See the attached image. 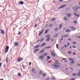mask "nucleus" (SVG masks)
<instances>
[{
    "label": "nucleus",
    "instance_id": "9d476101",
    "mask_svg": "<svg viewBox=\"0 0 80 80\" xmlns=\"http://www.w3.org/2000/svg\"><path fill=\"white\" fill-rule=\"evenodd\" d=\"M39 50H40V49H36V50H34V53H36V52H37Z\"/></svg>",
    "mask_w": 80,
    "mask_h": 80
},
{
    "label": "nucleus",
    "instance_id": "bb28decb",
    "mask_svg": "<svg viewBox=\"0 0 80 80\" xmlns=\"http://www.w3.org/2000/svg\"><path fill=\"white\" fill-rule=\"evenodd\" d=\"M43 30H42L40 32V34L43 33Z\"/></svg>",
    "mask_w": 80,
    "mask_h": 80
},
{
    "label": "nucleus",
    "instance_id": "09e8293b",
    "mask_svg": "<svg viewBox=\"0 0 80 80\" xmlns=\"http://www.w3.org/2000/svg\"><path fill=\"white\" fill-rule=\"evenodd\" d=\"M63 0H59V1L60 2H62L63 1Z\"/></svg>",
    "mask_w": 80,
    "mask_h": 80
},
{
    "label": "nucleus",
    "instance_id": "8fccbe9b",
    "mask_svg": "<svg viewBox=\"0 0 80 80\" xmlns=\"http://www.w3.org/2000/svg\"><path fill=\"white\" fill-rule=\"evenodd\" d=\"M78 75L79 76H80V73L79 72V73H78Z\"/></svg>",
    "mask_w": 80,
    "mask_h": 80
},
{
    "label": "nucleus",
    "instance_id": "c03bdc74",
    "mask_svg": "<svg viewBox=\"0 0 80 80\" xmlns=\"http://www.w3.org/2000/svg\"><path fill=\"white\" fill-rule=\"evenodd\" d=\"M53 25H52V24H51V25H49V27H52V26Z\"/></svg>",
    "mask_w": 80,
    "mask_h": 80
},
{
    "label": "nucleus",
    "instance_id": "ea45409f",
    "mask_svg": "<svg viewBox=\"0 0 80 80\" xmlns=\"http://www.w3.org/2000/svg\"><path fill=\"white\" fill-rule=\"evenodd\" d=\"M72 48H76V47L75 46H72Z\"/></svg>",
    "mask_w": 80,
    "mask_h": 80
},
{
    "label": "nucleus",
    "instance_id": "e2e57ef3",
    "mask_svg": "<svg viewBox=\"0 0 80 80\" xmlns=\"http://www.w3.org/2000/svg\"><path fill=\"white\" fill-rule=\"evenodd\" d=\"M77 17H79L80 16H79V15L78 14V15H77Z\"/></svg>",
    "mask_w": 80,
    "mask_h": 80
},
{
    "label": "nucleus",
    "instance_id": "f3484780",
    "mask_svg": "<svg viewBox=\"0 0 80 80\" xmlns=\"http://www.w3.org/2000/svg\"><path fill=\"white\" fill-rule=\"evenodd\" d=\"M66 32H70V30L69 29H67L66 30Z\"/></svg>",
    "mask_w": 80,
    "mask_h": 80
},
{
    "label": "nucleus",
    "instance_id": "a878e982",
    "mask_svg": "<svg viewBox=\"0 0 80 80\" xmlns=\"http://www.w3.org/2000/svg\"><path fill=\"white\" fill-rule=\"evenodd\" d=\"M40 58L41 59H42V60L43 59V57L42 56H40Z\"/></svg>",
    "mask_w": 80,
    "mask_h": 80
},
{
    "label": "nucleus",
    "instance_id": "3c124183",
    "mask_svg": "<svg viewBox=\"0 0 80 80\" xmlns=\"http://www.w3.org/2000/svg\"><path fill=\"white\" fill-rule=\"evenodd\" d=\"M22 66L23 68H24L25 67V66H24V65H23V64L22 65Z\"/></svg>",
    "mask_w": 80,
    "mask_h": 80
},
{
    "label": "nucleus",
    "instance_id": "a19ab883",
    "mask_svg": "<svg viewBox=\"0 0 80 80\" xmlns=\"http://www.w3.org/2000/svg\"><path fill=\"white\" fill-rule=\"evenodd\" d=\"M43 52H44V50H42L41 51V53H43Z\"/></svg>",
    "mask_w": 80,
    "mask_h": 80
},
{
    "label": "nucleus",
    "instance_id": "aec40b11",
    "mask_svg": "<svg viewBox=\"0 0 80 80\" xmlns=\"http://www.w3.org/2000/svg\"><path fill=\"white\" fill-rule=\"evenodd\" d=\"M57 36H58V34H56L55 35H54V36H53V37L54 38H56V37H57Z\"/></svg>",
    "mask_w": 80,
    "mask_h": 80
},
{
    "label": "nucleus",
    "instance_id": "6ab92c4d",
    "mask_svg": "<svg viewBox=\"0 0 80 80\" xmlns=\"http://www.w3.org/2000/svg\"><path fill=\"white\" fill-rule=\"evenodd\" d=\"M51 55H52V56H53L54 57H55V54H53V52H51Z\"/></svg>",
    "mask_w": 80,
    "mask_h": 80
},
{
    "label": "nucleus",
    "instance_id": "9b49d317",
    "mask_svg": "<svg viewBox=\"0 0 80 80\" xmlns=\"http://www.w3.org/2000/svg\"><path fill=\"white\" fill-rule=\"evenodd\" d=\"M19 4L20 5H23V2L22 1H21L19 2Z\"/></svg>",
    "mask_w": 80,
    "mask_h": 80
},
{
    "label": "nucleus",
    "instance_id": "72a5a7b5",
    "mask_svg": "<svg viewBox=\"0 0 80 80\" xmlns=\"http://www.w3.org/2000/svg\"><path fill=\"white\" fill-rule=\"evenodd\" d=\"M71 62L72 64L73 63L74 64H75V62H74V61H71Z\"/></svg>",
    "mask_w": 80,
    "mask_h": 80
},
{
    "label": "nucleus",
    "instance_id": "39448f33",
    "mask_svg": "<svg viewBox=\"0 0 80 80\" xmlns=\"http://www.w3.org/2000/svg\"><path fill=\"white\" fill-rule=\"evenodd\" d=\"M14 46L15 47H18V43H17V42H15L14 43Z\"/></svg>",
    "mask_w": 80,
    "mask_h": 80
},
{
    "label": "nucleus",
    "instance_id": "473e14b6",
    "mask_svg": "<svg viewBox=\"0 0 80 80\" xmlns=\"http://www.w3.org/2000/svg\"><path fill=\"white\" fill-rule=\"evenodd\" d=\"M54 64H59V62H55L54 63Z\"/></svg>",
    "mask_w": 80,
    "mask_h": 80
},
{
    "label": "nucleus",
    "instance_id": "4c0bfd02",
    "mask_svg": "<svg viewBox=\"0 0 80 80\" xmlns=\"http://www.w3.org/2000/svg\"><path fill=\"white\" fill-rule=\"evenodd\" d=\"M40 74H41V75L42 74V70L40 71Z\"/></svg>",
    "mask_w": 80,
    "mask_h": 80
},
{
    "label": "nucleus",
    "instance_id": "bf43d9fd",
    "mask_svg": "<svg viewBox=\"0 0 80 80\" xmlns=\"http://www.w3.org/2000/svg\"><path fill=\"white\" fill-rule=\"evenodd\" d=\"M70 45V43H68V46H69Z\"/></svg>",
    "mask_w": 80,
    "mask_h": 80
},
{
    "label": "nucleus",
    "instance_id": "13d9d810",
    "mask_svg": "<svg viewBox=\"0 0 80 80\" xmlns=\"http://www.w3.org/2000/svg\"><path fill=\"white\" fill-rule=\"evenodd\" d=\"M71 28L72 29H74V27H71Z\"/></svg>",
    "mask_w": 80,
    "mask_h": 80
},
{
    "label": "nucleus",
    "instance_id": "6e6552de",
    "mask_svg": "<svg viewBox=\"0 0 80 80\" xmlns=\"http://www.w3.org/2000/svg\"><path fill=\"white\" fill-rule=\"evenodd\" d=\"M40 45H38L37 46H35L34 47V49H35L36 48H39V47H40Z\"/></svg>",
    "mask_w": 80,
    "mask_h": 80
},
{
    "label": "nucleus",
    "instance_id": "2eb2a0df",
    "mask_svg": "<svg viewBox=\"0 0 80 80\" xmlns=\"http://www.w3.org/2000/svg\"><path fill=\"white\" fill-rule=\"evenodd\" d=\"M55 20H56V18H54L51 20V21H55Z\"/></svg>",
    "mask_w": 80,
    "mask_h": 80
},
{
    "label": "nucleus",
    "instance_id": "338daca9",
    "mask_svg": "<svg viewBox=\"0 0 80 80\" xmlns=\"http://www.w3.org/2000/svg\"><path fill=\"white\" fill-rule=\"evenodd\" d=\"M77 38H80V37H78Z\"/></svg>",
    "mask_w": 80,
    "mask_h": 80
},
{
    "label": "nucleus",
    "instance_id": "a18cd8bd",
    "mask_svg": "<svg viewBox=\"0 0 80 80\" xmlns=\"http://www.w3.org/2000/svg\"><path fill=\"white\" fill-rule=\"evenodd\" d=\"M37 27V24H36V25L35 26V28H36V27Z\"/></svg>",
    "mask_w": 80,
    "mask_h": 80
},
{
    "label": "nucleus",
    "instance_id": "c9c22d12",
    "mask_svg": "<svg viewBox=\"0 0 80 80\" xmlns=\"http://www.w3.org/2000/svg\"><path fill=\"white\" fill-rule=\"evenodd\" d=\"M62 60H67V59L64 58H62Z\"/></svg>",
    "mask_w": 80,
    "mask_h": 80
},
{
    "label": "nucleus",
    "instance_id": "1a4fd4ad",
    "mask_svg": "<svg viewBox=\"0 0 80 80\" xmlns=\"http://www.w3.org/2000/svg\"><path fill=\"white\" fill-rule=\"evenodd\" d=\"M0 30L1 31V33H2V34H5V32H4V31L2 29H1Z\"/></svg>",
    "mask_w": 80,
    "mask_h": 80
},
{
    "label": "nucleus",
    "instance_id": "4be33fe9",
    "mask_svg": "<svg viewBox=\"0 0 80 80\" xmlns=\"http://www.w3.org/2000/svg\"><path fill=\"white\" fill-rule=\"evenodd\" d=\"M71 15H72V14H69L68 15V17H70Z\"/></svg>",
    "mask_w": 80,
    "mask_h": 80
},
{
    "label": "nucleus",
    "instance_id": "603ef678",
    "mask_svg": "<svg viewBox=\"0 0 80 80\" xmlns=\"http://www.w3.org/2000/svg\"><path fill=\"white\" fill-rule=\"evenodd\" d=\"M32 63H31V62H29V65H31Z\"/></svg>",
    "mask_w": 80,
    "mask_h": 80
},
{
    "label": "nucleus",
    "instance_id": "052dcab7",
    "mask_svg": "<svg viewBox=\"0 0 80 80\" xmlns=\"http://www.w3.org/2000/svg\"><path fill=\"white\" fill-rule=\"evenodd\" d=\"M52 80H54V79H55V78H52Z\"/></svg>",
    "mask_w": 80,
    "mask_h": 80
},
{
    "label": "nucleus",
    "instance_id": "ddd939ff",
    "mask_svg": "<svg viewBox=\"0 0 80 80\" xmlns=\"http://www.w3.org/2000/svg\"><path fill=\"white\" fill-rule=\"evenodd\" d=\"M47 53H45V54H43L42 55V56L43 57H45V56H47Z\"/></svg>",
    "mask_w": 80,
    "mask_h": 80
},
{
    "label": "nucleus",
    "instance_id": "5fc2aeb1",
    "mask_svg": "<svg viewBox=\"0 0 80 80\" xmlns=\"http://www.w3.org/2000/svg\"><path fill=\"white\" fill-rule=\"evenodd\" d=\"M73 55H76V53H73Z\"/></svg>",
    "mask_w": 80,
    "mask_h": 80
},
{
    "label": "nucleus",
    "instance_id": "e433bc0d",
    "mask_svg": "<svg viewBox=\"0 0 80 80\" xmlns=\"http://www.w3.org/2000/svg\"><path fill=\"white\" fill-rule=\"evenodd\" d=\"M72 43H73V44H77V43H76V42H72Z\"/></svg>",
    "mask_w": 80,
    "mask_h": 80
},
{
    "label": "nucleus",
    "instance_id": "dca6fc26",
    "mask_svg": "<svg viewBox=\"0 0 80 80\" xmlns=\"http://www.w3.org/2000/svg\"><path fill=\"white\" fill-rule=\"evenodd\" d=\"M64 20L65 21H67L68 20V18H67L66 17H64Z\"/></svg>",
    "mask_w": 80,
    "mask_h": 80
},
{
    "label": "nucleus",
    "instance_id": "b1692460",
    "mask_svg": "<svg viewBox=\"0 0 80 80\" xmlns=\"http://www.w3.org/2000/svg\"><path fill=\"white\" fill-rule=\"evenodd\" d=\"M69 60H72V61H73V60H74V59H73V58H70L69 59Z\"/></svg>",
    "mask_w": 80,
    "mask_h": 80
},
{
    "label": "nucleus",
    "instance_id": "79ce46f5",
    "mask_svg": "<svg viewBox=\"0 0 80 80\" xmlns=\"http://www.w3.org/2000/svg\"><path fill=\"white\" fill-rule=\"evenodd\" d=\"M34 70H35V69L32 68V72H34Z\"/></svg>",
    "mask_w": 80,
    "mask_h": 80
},
{
    "label": "nucleus",
    "instance_id": "58836bf2",
    "mask_svg": "<svg viewBox=\"0 0 80 80\" xmlns=\"http://www.w3.org/2000/svg\"><path fill=\"white\" fill-rule=\"evenodd\" d=\"M61 37L62 38H64V37H65V36H62Z\"/></svg>",
    "mask_w": 80,
    "mask_h": 80
},
{
    "label": "nucleus",
    "instance_id": "a211bd4d",
    "mask_svg": "<svg viewBox=\"0 0 80 80\" xmlns=\"http://www.w3.org/2000/svg\"><path fill=\"white\" fill-rule=\"evenodd\" d=\"M62 23H61L60 25V26L59 27L60 29H61V28H62Z\"/></svg>",
    "mask_w": 80,
    "mask_h": 80
},
{
    "label": "nucleus",
    "instance_id": "f257e3e1",
    "mask_svg": "<svg viewBox=\"0 0 80 80\" xmlns=\"http://www.w3.org/2000/svg\"><path fill=\"white\" fill-rule=\"evenodd\" d=\"M80 9V7H75L72 8V10H74L75 12H78L77 10Z\"/></svg>",
    "mask_w": 80,
    "mask_h": 80
},
{
    "label": "nucleus",
    "instance_id": "de8ad7c7",
    "mask_svg": "<svg viewBox=\"0 0 80 80\" xmlns=\"http://www.w3.org/2000/svg\"><path fill=\"white\" fill-rule=\"evenodd\" d=\"M2 63H0V68L1 67H2Z\"/></svg>",
    "mask_w": 80,
    "mask_h": 80
},
{
    "label": "nucleus",
    "instance_id": "423d86ee",
    "mask_svg": "<svg viewBox=\"0 0 80 80\" xmlns=\"http://www.w3.org/2000/svg\"><path fill=\"white\" fill-rule=\"evenodd\" d=\"M23 60V58H18V62H20L21 60Z\"/></svg>",
    "mask_w": 80,
    "mask_h": 80
},
{
    "label": "nucleus",
    "instance_id": "7ed1b4c3",
    "mask_svg": "<svg viewBox=\"0 0 80 80\" xmlns=\"http://www.w3.org/2000/svg\"><path fill=\"white\" fill-rule=\"evenodd\" d=\"M50 35H47L46 37H47V38L46 39V41L47 42H48L50 40Z\"/></svg>",
    "mask_w": 80,
    "mask_h": 80
},
{
    "label": "nucleus",
    "instance_id": "f704fd0d",
    "mask_svg": "<svg viewBox=\"0 0 80 80\" xmlns=\"http://www.w3.org/2000/svg\"><path fill=\"white\" fill-rule=\"evenodd\" d=\"M46 75V74L45 73H43L42 74V76L43 77H45Z\"/></svg>",
    "mask_w": 80,
    "mask_h": 80
},
{
    "label": "nucleus",
    "instance_id": "cd10ccee",
    "mask_svg": "<svg viewBox=\"0 0 80 80\" xmlns=\"http://www.w3.org/2000/svg\"><path fill=\"white\" fill-rule=\"evenodd\" d=\"M46 48H48V49H49V48H52L51 46H49L47 47Z\"/></svg>",
    "mask_w": 80,
    "mask_h": 80
},
{
    "label": "nucleus",
    "instance_id": "0eeeda50",
    "mask_svg": "<svg viewBox=\"0 0 80 80\" xmlns=\"http://www.w3.org/2000/svg\"><path fill=\"white\" fill-rule=\"evenodd\" d=\"M66 5H64L63 6H62L61 7H60L58 8V9H62V8H63V7H66Z\"/></svg>",
    "mask_w": 80,
    "mask_h": 80
},
{
    "label": "nucleus",
    "instance_id": "c85d7f7f",
    "mask_svg": "<svg viewBox=\"0 0 80 80\" xmlns=\"http://www.w3.org/2000/svg\"><path fill=\"white\" fill-rule=\"evenodd\" d=\"M6 60L7 63H8V57H7Z\"/></svg>",
    "mask_w": 80,
    "mask_h": 80
},
{
    "label": "nucleus",
    "instance_id": "20e7f679",
    "mask_svg": "<svg viewBox=\"0 0 80 80\" xmlns=\"http://www.w3.org/2000/svg\"><path fill=\"white\" fill-rule=\"evenodd\" d=\"M52 66H53L55 67V69H57V67L59 68V67H61L60 66H58V65H55L54 64L52 65Z\"/></svg>",
    "mask_w": 80,
    "mask_h": 80
},
{
    "label": "nucleus",
    "instance_id": "7c9ffc66",
    "mask_svg": "<svg viewBox=\"0 0 80 80\" xmlns=\"http://www.w3.org/2000/svg\"><path fill=\"white\" fill-rule=\"evenodd\" d=\"M58 44H56V47L57 48L58 50Z\"/></svg>",
    "mask_w": 80,
    "mask_h": 80
},
{
    "label": "nucleus",
    "instance_id": "f03ea898",
    "mask_svg": "<svg viewBox=\"0 0 80 80\" xmlns=\"http://www.w3.org/2000/svg\"><path fill=\"white\" fill-rule=\"evenodd\" d=\"M8 49H9V47L8 46H7L6 49H5V53H7L8 51Z\"/></svg>",
    "mask_w": 80,
    "mask_h": 80
},
{
    "label": "nucleus",
    "instance_id": "2f4dec72",
    "mask_svg": "<svg viewBox=\"0 0 80 80\" xmlns=\"http://www.w3.org/2000/svg\"><path fill=\"white\" fill-rule=\"evenodd\" d=\"M48 33V30H46L45 32V33Z\"/></svg>",
    "mask_w": 80,
    "mask_h": 80
},
{
    "label": "nucleus",
    "instance_id": "37998d69",
    "mask_svg": "<svg viewBox=\"0 0 80 80\" xmlns=\"http://www.w3.org/2000/svg\"><path fill=\"white\" fill-rule=\"evenodd\" d=\"M43 38H42L41 39V42H42L43 41Z\"/></svg>",
    "mask_w": 80,
    "mask_h": 80
},
{
    "label": "nucleus",
    "instance_id": "864d4df0",
    "mask_svg": "<svg viewBox=\"0 0 80 80\" xmlns=\"http://www.w3.org/2000/svg\"><path fill=\"white\" fill-rule=\"evenodd\" d=\"M65 36V37H68L69 36L68 35H66Z\"/></svg>",
    "mask_w": 80,
    "mask_h": 80
},
{
    "label": "nucleus",
    "instance_id": "49530a36",
    "mask_svg": "<svg viewBox=\"0 0 80 80\" xmlns=\"http://www.w3.org/2000/svg\"><path fill=\"white\" fill-rule=\"evenodd\" d=\"M69 54L72 53V52H68Z\"/></svg>",
    "mask_w": 80,
    "mask_h": 80
},
{
    "label": "nucleus",
    "instance_id": "6e6d98bb",
    "mask_svg": "<svg viewBox=\"0 0 80 80\" xmlns=\"http://www.w3.org/2000/svg\"><path fill=\"white\" fill-rule=\"evenodd\" d=\"M74 15H75L76 16H77V13H74Z\"/></svg>",
    "mask_w": 80,
    "mask_h": 80
},
{
    "label": "nucleus",
    "instance_id": "4468645a",
    "mask_svg": "<svg viewBox=\"0 0 80 80\" xmlns=\"http://www.w3.org/2000/svg\"><path fill=\"white\" fill-rule=\"evenodd\" d=\"M45 45H46V43H43L40 46V47H43V46H45Z\"/></svg>",
    "mask_w": 80,
    "mask_h": 80
},
{
    "label": "nucleus",
    "instance_id": "393cba45",
    "mask_svg": "<svg viewBox=\"0 0 80 80\" xmlns=\"http://www.w3.org/2000/svg\"><path fill=\"white\" fill-rule=\"evenodd\" d=\"M73 23H75V24H76V23H77V21H74V22H73Z\"/></svg>",
    "mask_w": 80,
    "mask_h": 80
},
{
    "label": "nucleus",
    "instance_id": "412c9836",
    "mask_svg": "<svg viewBox=\"0 0 80 80\" xmlns=\"http://www.w3.org/2000/svg\"><path fill=\"white\" fill-rule=\"evenodd\" d=\"M72 75H73V76H77V74L76 73H73L72 74Z\"/></svg>",
    "mask_w": 80,
    "mask_h": 80
},
{
    "label": "nucleus",
    "instance_id": "774afa93",
    "mask_svg": "<svg viewBox=\"0 0 80 80\" xmlns=\"http://www.w3.org/2000/svg\"><path fill=\"white\" fill-rule=\"evenodd\" d=\"M70 80H75V79L72 78V79H70Z\"/></svg>",
    "mask_w": 80,
    "mask_h": 80
},
{
    "label": "nucleus",
    "instance_id": "4d7b16f0",
    "mask_svg": "<svg viewBox=\"0 0 80 80\" xmlns=\"http://www.w3.org/2000/svg\"><path fill=\"white\" fill-rule=\"evenodd\" d=\"M70 68L72 70H73V68H72L70 67Z\"/></svg>",
    "mask_w": 80,
    "mask_h": 80
},
{
    "label": "nucleus",
    "instance_id": "680f3d73",
    "mask_svg": "<svg viewBox=\"0 0 80 80\" xmlns=\"http://www.w3.org/2000/svg\"><path fill=\"white\" fill-rule=\"evenodd\" d=\"M21 34V32H18V35H20Z\"/></svg>",
    "mask_w": 80,
    "mask_h": 80
},
{
    "label": "nucleus",
    "instance_id": "f8f14e48",
    "mask_svg": "<svg viewBox=\"0 0 80 80\" xmlns=\"http://www.w3.org/2000/svg\"><path fill=\"white\" fill-rule=\"evenodd\" d=\"M18 75L19 76V77H22V75H21V73L20 72L18 73Z\"/></svg>",
    "mask_w": 80,
    "mask_h": 80
},
{
    "label": "nucleus",
    "instance_id": "0e129e2a",
    "mask_svg": "<svg viewBox=\"0 0 80 80\" xmlns=\"http://www.w3.org/2000/svg\"><path fill=\"white\" fill-rule=\"evenodd\" d=\"M70 65H72L73 64L72 63H69Z\"/></svg>",
    "mask_w": 80,
    "mask_h": 80
},
{
    "label": "nucleus",
    "instance_id": "5701e85b",
    "mask_svg": "<svg viewBox=\"0 0 80 80\" xmlns=\"http://www.w3.org/2000/svg\"><path fill=\"white\" fill-rule=\"evenodd\" d=\"M58 30V28H56L54 30H53V31H56V32H57V31Z\"/></svg>",
    "mask_w": 80,
    "mask_h": 80
},
{
    "label": "nucleus",
    "instance_id": "c756f323",
    "mask_svg": "<svg viewBox=\"0 0 80 80\" xmlns=\"http://www.w3.org/2000/svg\"><path fill=\"white\" fill-rule=\"evenodd\" d=\"M47 58L48 59H50V56H47Z\"/></svg>",
    "mask_w": 80,
    "mask_h": 80
},
{
    "label": "nucleus",
    "instance_id": "69168bd1",
    "mask_svg": "<svg viewBox=\"0 0 80 80\" xmlns=\"http://www.w3.org/2000/svg\"><path fill=\"white\" fill-rule=\"evenodd\" d=\"M40 32H39V36H40Z\"/></svg>",
    "mask_w": 80,
    "mask_h": 80
}]
</instances>
